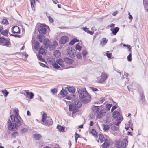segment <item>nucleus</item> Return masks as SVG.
Listing matches in <instances>:
<instances>
[{"mask_svg":"<svg viewBox=\"0 0 148 148\" xmlns=\"http://www.w3.org/2000/svg\"><path fill=\"white\" fill-rule=\"evenodd\" d=\"M77 107H74V105H71V104L69 105V110L70 111H72V114H75L78 110V109L77 108Z\"/></svg>","mask_w":148,"mask_h":148,"instance_id":"12","label":"nucleus"},{"mask_svg":"<svg viewBox=\"0 0 148 148\" xmlns=\"http://www.w3.org/2000/svg\"><path fill=\"white\" fill-rule=\"evenodd\" d=\"M93 122L92 121H91L90 122V126H92L93 125Z\"/></svg>","mask_w":148,"mask_h":148,"instance_id":"63","label":"nucleus"},{"mask_svg":"<svg viewBox=\"0 0 148 148\" xmlns=\"http://www.w3.org/2000/svg\"><path fill=\"white\" fill-rule=\"evenodd\" d=\"M115 25L114 24H111L110 25V27L111 28L114 27L115 26Z\"/></svg>","mask_w":148,"mask_h":148,"instance_id":"58","label":"nucleus"},{"mask_svg":"<svg viewBox=\"0 0 148 148\" xmlns=\"http://www.w3.org/2000/svg\"><path fill=\"white\" fill-rule=\"evenodd\" d=\"M72 104H71V105H73L74 107L78 108L82 106L81 103L77 99L72 101Z\"/></svg>","mask_w":148,"mask_h":148,"instance_id":"11","label":"nucleus"},{"mask_svg":"<svg viewBox=\"0 0 148 148\" xmlns=\"http://www.w3.org/2000/svg\"><path fill=\"white\" fill-rule=\"evenodd\" d=\"M64 60L66 63L69 64H72L74 62L73 60L67 57L64 58Z\"/></svg>","mask_w":148,"mask_h":148,"instance_id":"17","label":"nucleus"},{"mask_svg":"<svg viewBox=\"0 0 148 148\" xmlns=\"http://www.w3.org/2000/svg\"><path fill=\"white\" fill-rule=\"evenodd\" d=\"M18 133L17 132H13L11 134V137L15 138L16 136H18Z\"/></svg>","mask_w":148,"mask_h":148,"instance_id":"33","label":"nucleus"},{"mask_svg":"<svg viewBox=\"0 0 148 148\" xmlns=\"http://www.w3.org/2000/svg\"><path fill=\"white\" fill-rule=\"evenodd\" d=\"M66 98L67 99L70 100L71 99V98L70 97L68 96H67L66 97Z\"/></svg>","mask_w":148,"mask_h":148,"instance_id":"64","label":"nucleus"},{"mask_svg":"<svg viewBox=\"0 0 148 148\" xmlns=\"http://www.w3.org/2000/svg\"><path fill=\"white\" fill-rule=\"evenodd\" d=\"M68 38L66 36L62 37L59 40V42L61 44H64L68 41Z\"/></svg>","mask_w":148,"mask_h":148,"instance_id":"13","label":"nucleus"},{"mask_svg":"<svg viewBox=\"0 0 148 148\" xmlns=\"http://www.w3.org/2000/svg\"><path fill=\"white\" fill-rule=\"evenodd\" d=\"M27 114L28 116H31L30 112L29 111H27Z\"/></svg>","mask_w":148,"mask_h":148,"instance_id":"62","label":"nucleus"},{"mask_svg":"<svg viewBox=\"0 0 148 148\" xmlns=\"http://www.w3.org/2000/svg\"><path fill=\"white\" fill-rule=\"evenodd\" d=\"M83 29H84V30L86 32H87L89 33L91 35H92L93 34V32L89 30L86 27H85L83 28Z\"/></svg>","mask_w":148,"mask_h":148,"instance_id":"31","label":"nucleus"},{"mask_svg":"<svg viewBox=\"0 0 148 148\" xmlns=\"http://www.w3.org/2000/svg\"><path fill=\"white\" fill-rule=\"evenodd\" d=\"M80 135L77 133H76L75 134V140L76 143L77 140L78 138L80 137Z\"/></svg>","mask_w":148,"mask_h":148,"instance_id":"37","label":"nucleus"},{"mask_svg":"<svg viewBox=\"0 0 148 148\" xmlns=\"http://www.w3.org/2000/svg\"><path fill=\"white\" fill-rule=\"evenodd\" d=\"M53 67L56 69H59L60 67L58 65V64L56 63H54L53 64Z\"/></svg>","mask_w":148,"mask_h":148,"instance_id":"41","label":"nucleus"},{"mask_svg":"<svg viewBox=\"0 0 148 148\" xmlns=\"http://www.w3.org/2000/svg\"><path fill=\"white\" fill-rule=\"evenodd\" d=\"M67 92L66 90L64 89H62L60 92V94L63 96H66L67 94Z\"/></svg>","mask_w":148,"mask_h":148,"instance_id":"23","label":"nucleus"},{"mask_svg":"<svg viewBox=\"0 0 148 148\" xmlns=\"http://www.w3.org/2000/svg\"><path fill=\"white\" fill-rule=\"evenodd\" d=\"M44 44L45 48L51 50L55 49L56 47L58 45V43L56 41H54L53 43L52 44L50 41L47 39L44 40Z\"/></svg>","mask_w":148,"mask_h":148,"instance_id":"4","label":"nucleus"},{"mask_svg":"<svg viewBox=\"0 0 148 148\" xmlns=\"http://www.w3.org/2000/svg\"><path fill=\"white\" fill-rule=\"evenodd\" d=\"M106 54V56L108 58H111L112 53H109V51H108L107 52Z\"/></svg>","mask_w":148,"mask_h":148,"instance_id":"43","label":"nucleus"},{"mask_svg":"<svg viewBox=\"0 0 148 148\" xmlns=\"http://www.w3.org/2000/svg\"><path fill=\"white\" fill-rule=\"evenodd\" d=\"M104 143L102 145L103 147L106 148L110 145V142L109 140L107 139H104Z\"/></svg>","mask_w":148,"mask_h":148,"instance_id":"14","label":"nucleus"},{"mask_svg":"<svg viewBox=\"0 0 148 148\" xmlns=\"http://www.w3.org/2000/svg\"><path fill=\"white\" fill-rule=\"evenodd\" d=\"M112 128L113 129V130H117L118 129L117 127L114 126H113L112 127Z\"/></svg>","mask_w":148,"mask_h":148,"instance_id":"57","label":"nucleus"},{"mask_svg":"<svg viewBox=\"0 0 148 148\" xmlns=\"http://www.w3.org/2000/svg\"><path fill=\"white\" fill-rule=\"evenodd\" d=\"M75 43V42L74 41V40H71L70 42V43H69V44L71 45H73Z\"/></svg>","mask_w":148,"mask_h":148,"instance_id":"53","label":"nucleus"},{"mask_svg":"<svg viewBox=\"0 0 148 148\" xmlns=\"http://www.w3.org/2000/svg\"><path fill=\"white\" fill-rule=\"evenodd\" d=\"M117 108V107L116 105L113 106L111 109V112H112L115 109H116Z\"/></svg>","mask_w":148,"mask_h":148,"instance_id":"45","label":"nucleus"},{"mask_svg":"<svg viewBox=\"0 0 148 148\" xmlns=\"http://www.w3.org/2000/svg\"><path fill=\"white\" fill-rule=\"evenodd\" d=\"M68 55L69 56L72 58L74 57L75 54V49L71 47H69L67 49Z\"/></svg>","mask_w":148,"mask_h":148,"instance_id":"10","label":"nucleus"},{"mask_svg":"<svg viewBox=\"0 0 148 148\" xmlns=\"http://www.w3.org/2000/svg\"><path fill=\"white\" fill-rule=\"evenodd\" d=\"M127 60L129 61H131L132 60V55H131V53H130L128 56L127 57Z\"/></svg>","mask_w":148,"mask_h":148,"instance_id":"40","label":"nucleus"},{"mask_svg":"<svg viewBox=\"0 0 148 148\" xmlns=\"http://www.w3.org/2000/svg\"><path fill=\"white\" fill-rule=\"evenodd\" d=\"M2 93L4 94V96L5 97H6L9 94V92L6 89L3 90L1 91Z\"/></svg>","mask_w":148,"mask_h":148,"instance_id":"27","label":"nucleus"},{"mask_svg":"<svg viewBox=\"0 0 148 148\" xmlns=\"http://www.w3.org/2000/svg\"><path fill=\"white\" fill-rule=\"evenodd\" d=\"M34 48L36 50L39 49V43L37 41H35L34 43Z\"/></svg>","mask_w":148,"mask_h":148,"instance_id":"22","label":"nucleus"},{"mask_svg":"<svg viewBox=\"0 0 148 148\" xmlns=\"http://www.w3.org/2000/svg\"><path fill=\"white\" fill-rule=\"evenodd\" d=\"M66 89L69 92L72 93H74L75 91V88L73 87L67 86L66 88Z\"/></svg>","mask_w":148,"mask_h":148,"instance_id":"19","label":"nucleus"},{"mask_svg":"<svg viewBox=\"0 0 148 148\" xmlns=\"http://www.w3.org/2000/svg\"><path fill=\"white\" fill-rule=\"evenodd\" d=\"M81 47L78 44H77L76 45L75 49L76 50H78L79 51H80L81 49Z\"/></svg>","mask_w":148,"mask_h":148,"instance_id":"38","label":"nucleus"},{"mask_svg":"<svg viewBox=\"0 0 148 148\" xmlns=\"http://www.w3.org/2000/svg\"><path fill=\"white\" fill-rule=\"evenodd\" d=\"M28 56V55L27 54H25L24 55H23V56L25 57H24V60H26Z\"/></svg>","mask_w":148,"mask_h":148,"instance_id":"54","label":"nucleus"},{"mask_svg":"<svg viewBox=\"0 0 148 148\" xmlns=\"http://www.w3.org/2000/svg\"><path fill=\"white\" fill-rule=\"evenodd\" d=\"M57 128L59 130L62 132L64 131L65 128L60 125H58Z\"/></svg>","mask_w":148,"mask_h":148,"instance_id":"29","label":"nucleus"},{"mask_svg":"<svg viewBox=\"0 0 148 148\" xmlns=\"http://www.w3.org/2000/svg\"><path fill=\"white\" fill-rule=\"evenodd\" d=\"M29 96H30V99H32L34 98V95L33 93L31 92V94Z\"/></svg>","mask_w":148,"mask_h":148,"instance_id":"52","label":"nucleus"},{"mask_svg":"<svg viewBox=\"0 0 148 148\" xmlns=\"http://www.w3.org/2000/svg\"><path fill=\"white\" fill-rule=\"evenodd\" d=\"M25 91L26 93V94L28 95L29 96L30 94H31V92H29L28 90H25Z\"/></svg>","mask_w":148,"mask_h":148,"instance_id":"55","label":"nucleus"},{"mask_svg":"<svg viewBox=\"0 0 148 148\" xmlns=\"http://www.w3.org/2000/svg\"><path fill=\"white\" fill-rule=\"evenodd\" d=\"M9 40V39L7 40L4 37H0V45L9 47V46L10 45V42Z\"/></svg>","mask_w":148,"mask_h":148,"instance_id":"6","label":"nucleus"},{"mask_svg":"<svg viewBox=\"0 0 148 148\" xmlns=\"http://www.w3.org/2000/svg\"><path fill=\"white\" fill-rule=\"evenodd\" d=\"M128 141L126 139H124L121 142V144L117 143L116 145L117 148H126L127 145Z\"/></svg>","mask_w":148,"mask_h":148,"instance_id":"8","label":"nucleus"},{"mask_svg":"<svg viewBox=\"0 0 148 148\" xmlns=\"http://www.w3.org/2000/svg\"><path fill=\"white\" fill-rule=\"evenodd\" d=\"M113 117L117 121H119L122 118V116L119 112L118 109L115 111L112 114Z\"/></svg>","mask_w":148,"mask_h":148,"instance_id":"7","label":"nucleus"},{"mask_svg":"<svg viewBox=\"0 0 148 148\" xmlns=\"http://www.w3.org/2000/svg\"><path fill=\"white\" fill-rule=\"evenodd\" d=\"M92 110L93 112L97 115L98 118H100L105 115L106 113V109L103 108V109H100L99 106L93 105L92 106Z\"/></svg>","mask_w":148,"mask_h":148,"instance_id":"3","label":"nucleus"},{"mask_svg":"<svg viewBox=\"0 0 148 148\" xmlns=\"http://www.w3.org/2000/svg\"><path fill=\"white\" fill-rule=\"evenodd\" d=\"M91 133L93 135L96 136L97 137L98 136L97 135V132L95 129H92V130L91 131Z\"/></svg>","mask_w":148,"mask_h":148,"instance_id":"35","label":"nucleus"},{"mask_svg":"<svg viewBox=\"0 0 148 148\" xmlns=\"http://www.w3.org/2000/svg\"><path fill=\"white\" fill-rule=\"evenodd\" d=\"M103 127L104 130L105 131L108 130L110 128L109 126L107 125L103 124Z\"/></svg>","mask_w":148,"mask_h":148,"instance_id":"28","label":"nucleus"},{"mask_svg":"<svg viewBox=\"0 0 148 148\" xmlns=\"http://www.w3.org/2000/svg\"><path fill=\"white\" fill-rule=\"evenodd\" d=\"M54 55L56 57H58L60 56L61 53L58 50H56L54 53Z\"/></svg>","mask_w":148,"mask_h":148,"instance_id":"24","label":"nucleus"},{"mask_svg":"<svg viewBox=\"0 0 148 148\" xmlns=\"http://www.w3.org/2000/svg\"><path fill=\"white\" fill-rule=\"evenodd\" d=\"M37 58L38 60L42 61H44L45 60L44 59L42 58V56L40 55V54H38Z\"/></svg>","mask_w":148,"mask_h":148,"instance_id":"36","label":"nucleus"},{"mask_svg":"<svg viewBox=\"0 0 148 148\" xmlns=\"http://www.w3.org/2000/svg\"><path fill=\"white\" fill-rule=\"evenodd\" d=\"M45 49H44L42 47H41L40 49L39 50V53L40 54H42V55H45L46 54L45 51Z\"/></svg>","mask_w":148,"mask_h":148,"instance_id":"25","label":"nucleus"},{"mask_svg":"<svg viewBox=\"0 0 148 148\" xmlns=\"http://www.w3.org/2000/svg\"><path fill=\"white\" fill-rule=\"evenodd\" d=\"M91 88L93 91H97L98 90L97 89L94 87H91Z\"/></svg>","mask_w":148,"mask_h":148,"instance_id":"56","label":"nucleus"},{"mask_svg":"<svg viewBox=\"0 0 148 148\" xmlns=\"http://www.w3.org/2000/svg\"><path fill=\"white\" fill-rule=\"evenodd\" d=\"M99 139L101 143L104 141V137L103 135L102 134H100L99 135Z\"/></svg>","mask_w":148,"mask_h":148,"instance_id":"30","label":"nucleus"},{"mask_svg":"<svg viewBox=\"0 0 148 148\" xmlns=\"http://www.w3.org/2000/svg\"><path fill=\"white\" fill-rule=\"evenodd\" d=\"M41 135L39 134H36L34 135V138L36 140H39L41 137Z\"/></svg>","mask_w":148,"mask_h":148,"instance_id":"32","label":"nucleus"},{"mask_svg":"<svg viewBox=\"0 0 148 148\" xmlns=\"http://www.w3.org/2000/svg\"><path fill=\"white\" fill-rule=\"evenodd\" d=\"M51 91L52 93L54 94L57 92V89L56 88H55L54 89H51Z\"/></svg>","mask_w":148,"mask_h":148,"instance_id":"46","label":"nucleus"},{"mask_svg":"<svg viewBox=\"0 0 148 148\" xmlns=\"http://www.w3.org/2000/svg\"><path fill=\"white\" fill-rule=\"evenodd\" d=\"M8 31L9 30H2L1 32V33L3 35L7 36L8 35Z\"/></svg>","mask_w":148,"mask_h":148,"instance_id":"26","label":"nucleus"},{"mask_svg":"<svg viewBox=\"0 0 148 148\" xmlns=\"http://www.w3.org/2000/svg\"><path fill=\"white\" fill-rule=\"evenodd\" d=\"M117 12H117V11H115V12H114L112 13V15H113V16L116 15L117 14Z\"/></svg>","mask_w":148,"mask_h":148,"instance_id":"61","label":"nucleus"},{"mask_svg":"<svg viewBox=\"0 0 148 148\" xmlns=\"http://www.w3.org/2000/svg\"><path fill=\"white\" fill-rule=\"evenodd\" d=\"M48 18L49 21L51 23H52L53 22V19L50 16H49Z\"/></svg>","mask_w":148,"mask_h":148,"instance_id":"47","label":"nucleus"},{"mask_svg":"<svg viewBox=\"0 0 148 148\" xmlns=\"http://www.w3.org/2000/svg\"><path fill=\"white\" fill-rule=\"evenodd\" d=\"M31 4L32 8V7H34L35 5V1H31Z\"/></svg>","mask_w":148,"mask_h":148,"instance_id":"49","label":"nucleus"},{"mask_svg":"<svg viewBox=\"0 0 148 148\" xmlns=\"http://www.w3.org/2000/svg\"><path fill=\"white\" fill-rule=\"evenodd\" d=\"M76 56L79 59H81L82 58L81 54L80 53H79L76 55Z\"/></svg>","mask_w":148,"mask_h":148,"instance_id":"44","label":"nucleus"},{"mask_svg":"<svg viewBox=\"0 0 148 148\" xmlns=\"http://www.w3.org/2000/svg\"><path fill=\"white\" fill-rule=\"evenodd\" d=\"M108 75L102 73L100 77H98L97 78L98 81L99 83H102L108 77Z\"/></svg>","mask_w":148,"mask_h":148,"instance_id":"9","label":"nucleus"},{"mask_svg":"<svg viewBox=\"0 0 148 148\" xmlns=\"http://www.w3.org/2000/svg\"><path fill=\"white\" fill-rule=\"evenodd\" d=\"M128 14L129 15V18L131 21L133 19L132 16L131 15H130V12H129Z\"/></svg>","mask_w":148,"mask_h":148,"instance_id":"50","label":"nucleus"},{"mask_svg":"<svg viewBox=\"0 0 148 148\" xmlns=\"http://www.w3.org/2000/svg\"><path fill=\"white\" fill-rule=\"evenodd\" d=\"M112 104H107L106 106V110L107 109V110H110L111 107L112 106Z\"/></svg>","mask_w":148,"mask_h":148,"instance_id":"34","label":"nucleus"},{"mask_svg":"<svg viewBox=\"0 0 148 148\" xmlns=\"http://www.w3.org/2000/svg\"><path fill=\"white\" fill-rule=\"evenodd\" d=\"M73 40H74V41L75 42V43L79 41V40L77 38H74Z\"/></svg>","mask_w":148,"mask_h":148,"instance_id":"60","label":"nucleus"},{"mask_svg":"<svg viewBox=\"0 0 148 148\" xmlns=\"http://www.w3.org/2000/svg\"><path fill=\"white\" fill-rule=\"evenodd\" d=\"M27 131H28V129L26 128H23L21 130V131L23 132H26Z\"/></svg>","mask_w":148,"mask_h":148,"instance_id":"51","label":"nucleus"},{"mask_svg":"<svg viewBox=\"0 0 148 148\" xmlns=\"http://www.w3.org/2000/svg\"><path fill=\"white\" fill-rule=\"evenodd\" d=\"M47 114L44 113L42 116V121L44 123V125H51L53 123V122L51 119L50 117L47 118Z\"/></svg>","mask_w":148,"mask_h":148,"instance_id":"5","label":"nucleus"},{"mask_svg":"<svg viewBox=\"0 0 148 148\" xmlns=\"http://www.w3.org/2000/svg\"><path fill=\"white\" fill-rule=\"evenodd\" d=\"M12 30L14 33H18L20 32L19 27L17 26H14L12 28Z\"/></svg>","mask_w":148,"mask_h":148,"instance_id":"16","label":"nucleus"},{"mask_svg":"<svg viewBox=\"0 0 148 148\" xmlns=\"http://www.w3.org/2000/svg\"><path fill=\"white\" fill-rule=\"evenodd\" d=\"M108 40L106 38H103L102 39V41L100 42V45L102 46H104L105 44L107 43Z\"/></svg>","mask_w":148,"mask_h":148,"instance_id":"21","label":"nucleus"},{"mask_svg":"<svg viewBox=\"0 0 148 148\" xmlns=\"http://www.w3.org/2000/svg\"><path fill=\"white\" fill-rule=\"evenodd\" d=\"M127 47L128 49V51H131V48L130 45H127Z\"/></svg>","mask_w":148,"mask_h":148,"instance_id":"59","label":"nucleus"},{"mask_svg":"<svg viewBox=\"0 0 148 148\" xmlns=\"http://www.w3.org/2000/svg\"><path fill=\"white\" fill-rule=\"evenodd\" d=\"M56 62L58 63V64H59L61 66H64V62L62 59H57L56 60Z\"/></svg>","mask_w":148,"mask_h":148,"instance_id":"18","label":"nucleus"},{"mask_svg":"<svg viewBox=\"0 0 148 148\" xmlns=\"http://www.w3.org/2000/svg\"><path fill=\"white\" fill-rule=\"evenodd\" d=\"M13 111V114L10 116V118L13 123H12L10 120L9 119L7 121L8 129L9 130L15 131L17 130L19 126L23 125V123L22 119L20 117L19 114V111L18 109H12L10 111V114Z\"/></svg>","mask_w":148,"mask_h":148,"instance_id":"1","label":"nucleus"},{"mask_svg":"<svg viewBox=\"0 0 148 148\" xmlns=\"http://www.w3.org/2000/svg\"><path fill=\"white\" fill-rule=\"evenodd\" d=\"M2 23L3 24H8V21L7 19H3L2 22Z\"/></svg>","mask_w":148,"mask_h":148,"instance_id":"39","label":"nucleus"},{"mask_svg":"<svg viewBox=\"0 0 148 148\" xmlns=\"http://www.w3.org/2000/svg\"><path fill=\"white\" fill-rule=\"evenodd\" d=\"M82 54L83 57H85L86 55L87 54L88 52L86 50H84L82 52Z\"/></svg>","mask_w":148,"mask_h":148,"instance_id":"42","label":"nucleus"},{"mask_svg":"<svg viewBox=\"0 0 148 148\" xmlns=\"http://www.w3.org/2000/svg\"><path fill=\"white\" fill-rule=\"evenodd\" d=\"M39 32L40 34H45L46 33L47 29L46 28L40 26L39 28Z\"/></svg>","mask_w":148,"mask_h":148,"instance_id":"15","label":"nucleus"},{"mask_svg":"<svg viewBox=\"0 0 148 148\" xmlns=\"http://www.w3.org/2000/svg\"><path fill=\"white\" fill-rule=\"evenodd\" d=\"M40 65L42 67H47V66L44 64L39 62Z\"/></svg>","mask_w":148,"mask_h":148,"instance_id":"48","label":"nucleus"},{"mask_svg":"<svg viewBox=\"0 0 148 148\" xmlns=\"http://www.w3.org/2000/svg\"><path fill=\"white\" fill-rule=\"evenodd\" d=\"M119 28L118 27H116L114 28H111L110 30L112 31V33L114 35H115L119 31Z\"/></svg>","mask_w":148,"mask_h":148,"instance_id":"20","label":"nucleus"},{"mask_svg":"<svg viewBox=\"0 0 148 148\" xmlns=\"http://www.w3.org/2000/svg\"><path fill=\"white\" fill-rule=\"evenodd\" d=\"M78 92L79 96L81 99H85L83 100L82 102L87 103L89 102L91 99L90 95H89L85 88H81L78 90Z\"/></svg>","mask_w":148,"mask_h":148,"instance_id":"2","label":"nucleus"}]
</instances>
